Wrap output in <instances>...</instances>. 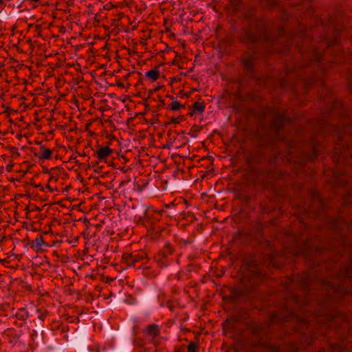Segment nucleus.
I'll return each mask as SVG.
<instances>
[{
  "label": "nucleus",
  "instance_id": "1",
  "mask_svg": "<svg viewBox=\"0 0 352 352\" xmlns=\"http://www.w3.org/2000/svg\"><path fill=\"white\" fill-rule=\"evenodd\" d=\"M243 281L250 288H254L264 279L265 274L261 270L255 259L245 261L241 267Z\"/></svg>",
  "mask_w": 352,
  "mask_h": 352
},
{
  "label": "nucleus",
  "instance_id": "2",
  "mask_svg": "<svg viewBox=\"0 0 352 352\" xmlns=\"http://www.w3.org/2000/svg\"><path fill=\"white\" fill-rule=\"evenodd\" d=\"M248 40L251 42H257L261 40L268 39L265 23L263 19H257L255 21H250L249 30H245Z\"/></svg>",
  "mask_w": 352,
  "mask_h": 352
},
{
  "label": "nucleus",
  "instance_id": "3",
  "mask_svg": "<svg viewBox=\"0 0 352 352\" xmlns=\"http://www.w3.org/2000/svg\"><path fill=\"white\" fill-rule=\"evenodd\" d=\"M148 260L146 252L142 250L124 252L122 256V263L128 267H136L139 264H146Z\"/></svg>",
  "mask_w": 352,
  "mask_h": 352
},
{
  "label": "nucleus",
  "instance_id": "4",
  "mask_svg": "<svg viewBox=\"0 0 352 352\" xmlns=\"http://www.w3.org/2000/svg\"><path fill=\"white\" fill-rule=\"evenodd\" d=\"M175 248L166 242L163 248L155 255L154 260L160 267H165L170 263V256L174 254Z\"/></svg>",
  "mask_w": 352,
  "mask_h": 352
},
{
  "label": "nucleus",
  "instance_id": "5",
  "mask_svg": "<svg viewBox=\"0 0 352 352\" xmlns=\"http://www.w3.org/2000/svg\"><path fill=\"white\" fill-rule=\"evenodd\" d=\"M335 132L338 133L339 138L340 144L342 148L348 147V141L352 138V124L347 126H344L342 129L336 128Z\"/></svg>",
  "mask_w": 352,
  "mask_h": 352
},
{
  "label": "nucleus",
  "instance_id": "6",
  "mask_svg": "<svg viewBox=\"0 0 352 352\" xmlns=\"http://www.w3.org/2000/svg\"><path fill=\"white\" fill-rule=\"evenodd\" d=\"M331 46V45H328L327 48L325 50L324 54H322L320 52L316 51L315 49L312 52H303V59H305V61H307L310 63H313L314 62L319 63L322 59L323 56H326V54L330 50Z\"/></svg>",
  "mask_w": 352,
  "mask_h": 352
},
{
  "label": "nucleus",
  "instance_id": "7",
  "mask_svg": "<svg viewBox=\"0 0 352 352\" xmlns=\"http://www.w3.org/2000/svg\"><path fill=\"white\" fill-rule=\"evenodd\" d=\"M113 150L108 146H98V149L94 154V157L97 159L96 164L100 162H104L107 158L112 154Z\"/></svg>",
  "mask_w": 352,
  "mask_h": 352
},
{
  "label": "nucleus",
  "instance_id": "8",
  "mask_svg": "<svg viewBox=\"0 0 352 352\" xmlns=\"http://www.w3.org/2000/svg\"><path fill=\"white\" fill-rule=\"evenodd\" d=\"M160 327L157 324L153 323L143 329L142 332L146 337L153 340L160 335Z\"/></svg>",
  "mask_w": 352,
  "mask_h": 352
},
{
  "label": "nucleus",
  "instance_id": "9",
  "mask_svg": "<svg viewBox=\"0 0 352 352\" xmlns=\"http://www.w3.org/2000/svg\"><path fill=\"white\" fill-rule=\"evenodd\" d=\"M286 122V118L283 114L276 115L271 125V130L276 133H278Z\"/></svg>",
  "mask_w": 352,
  "mask_h": 352
},
{
  "label": "nucleus",
  "instance_id": "10",
  "mask_svg": "<svg viewBox=\"0 0 352 352\" xmlns=\"http://www.w3.org/2000/svg\"><path fill=\"white\" fill-rule=\"evenodd\" d=\"M205 109L206 107L204 101H196L190 107V111L188 112V115L192 117L197 114H202L204 112Z\"/></svg>",
  "mask_w": 352,
  "mask_h": 352
},
{
  "label": "nucleus",
  "instance_id": "11",
  "mask_svg": "<svg viewBox=\"0 0 352 352\" xmlns=\"http://www.w3.org/2000/svg\"><path fill=\"white\" fill-rule=\"evenodd\" d=\"M52 150L47 148L44 145H41L38 153H35V156L41 160H47L52 159Z\"/></svg>",
  "mask_w": 352,
  "mask_h": 352
},
{
  "label": "nucleus",
  "instance_id": "12",
  "mask_svg": "<svg viewBox=\"0 0 352 352\" xmlns=\"http://www.w3.org/2000/svg\"><path fill=\"white\" fill-rule=\"evenodd\" d=\"M145 76L150 79L152 82L156 81L160 77V70L157 67L148 71Z\"/></svg>",
  "mask_w": 352,
  "mask_h": 352
},
{
  "label": "nucleus",
  "instance_id": "13",
  "mask_svg": "<svg viewBox=\"0 0 352 352\" xmlns=\"http://www.w3.org/2000/svg\"><path fill=\"white\" fill-rule=\"evenodd\" d=\"M16 318L19 320H26L30 317V313L26 307L19 308L16 312Z\"/></svg>",
  "mask_w": 352,
  "mask_h": 352
},
{
  "label": "nucleus",
  "instance_id": "14",
  "mask_svg": "<svg viewBox=\"0 0 352 352\" xmlns=\"http://www.w3.org/2000/svg\"><path fill=\"white\" fill-rule=\"evenodd\" d=\"M45 245L44 239L42 236H37L35 239L30 243L31 248H36V250H41L42 247Z\"/></svg>",
  "mask_w": 352,
  "mask_h": 352
},
{
  "label": "nucleus",
  "instance_id": "15",
  "mask_svg": "<svg viewBox=\"0 0 352 352\" xmlns=\"http://www.w3.org/2000/svg\"><path fill=\"white\" fill-rule=\"evenodd\" d=\"M261 156L258 153H252L248 157L247 162L250 166H253L254 164L260 163L261 162Z\"/></svg>",
  "mask_w": 352,
  "mask_h": 352
},
{
  "label": "nucleus",
  "instance_id": "16",
  "mask_svg": "<svg viewBox=\"0 0 352 352\" xmlns=\"http://www.w3.org/2000/svg\"><path fill=\"white\" fill-rule=\"evenodd\" d=\"M334 48L336 49L337 50H339V52L337 54L334 55L335 57L331 60V62L334 63H343L344 61V58L342 57L343 53L342 51H340V46L339 45H336L334 46Z\"/></svg>",
  "mask_w": 352,
  "mask_h": 352
},
{
  "label": "nucleus",
  "instance_id": "17",
  "mask_svg": "<svg viewBox=\"0 0 352 352\" xmlns=\"http://www.w3.org/2000/svg\"><path fill=\"white\" fill-rule=\"evenodd\" d=\"M242 63L244 67L248 70L252 71L254 68L253 58L251 56L245 57L242 59Z\"/></svg>",
  "mask_w": 352,
  "mask_h": 352
},
{
  "label": "nucleus",
  "instance_id": "18",
  "mask_svg": "<svg viewBox=\"0 0 352 352\" xmlns=\"http://www.w3.org/2000/svg\"><path fill=\"white\" fill-rule=\"evenodd\" d=\"M184 105L181 104L177 100H173V101L168 105L167 109L171 111H176L180 108H184Z\"/></svg>",
  "mask_w": 352,
  "mask_h": 352
},
{
  "label": "nucleus",
  "instance_id": "19",
  "mask_svg": "<svg viewBox=\"0 0 352 352\" xmlns=\"http://www.w3.org/2000/svg\"><path fill=\"white\" fill-rule=\"evenodd\" d=\"M146 210H145V215L146 216H148L151 214H155L157 216V218L160 217L161 214H162V211L160 210H155L154 209V208L151 206H146Z\"/></svg>",
  "mask_w": 352,
  "mask_h": 352
},
{
  "label": "nucleus",
  "instance_id": "20",
  "mask_svg": "<svg viewBox=\"0 0 352 352\" xmlns=\"http://www.w3.org/2000/svg\"><path fill=\"white\" fill-rule=\"evenodd\" d=\"M199 349V344L193 341H191L187 346L188 352H198Z\"/></svg>",
  "mask_w": 352,
  "mask_h": 352
},
{
  "label": "nucleus",
  "instance_id": "21",
  "mask_svg": "<svg viewBox=\"0 0 352 352\" xmlns=\"http://www.w3.org/2000/svg\"><path fill=\"white\" fill-rule=\"evenodd\" d=\"M263 326L260 324H253L252 326V332L254 334H258L262 330Z\"/></svg>",
  "mask_w": 352,
  "mask_h": 352
},
{
  "label": "nucleus",
  "instance_id": "22",
  "mask_svg": "<svg viewBox=\"0 0 352 352\" xmlns=\"http://www.w3.org/2000/svg\"><path fill=\"white\" fill-rule=\"evenodd\" d=\"M184 120L183 116H179L177 118H171L169 122H166L165 124H179L180 122Z\"/></svg>",
  "mask_w": 352,
  "mask_h": 352
},
{
  "label": "nucleus",
  "instance_id": "23",
  "mask_svg": "<svg viewBox=\"0 0 352 352\" xmlns=\"http://www.w3.org/2000/svg\"><path fill=\"white\" fill-rule=\"evenodd\" d=\"M261 1L270 7L276 4V0H261Z\"/></svg>",
  "mask_w": 352,
  "mask_h": 352
},
{
  "label": "nucleus",
  "instance_id": "24",
  "mask_svg": "<svg viewBox=\"0 0 352 352\" xmlns=\"http://www.w3.org/2000/svg\"><path fill=\"white\" fill-rule=\"evenodd\" d=\"M254 12H255V10H252L250 12H246V13L245 14V18H247V19H250H250H251V18H252V16H254Z\"/></svg>",
  "mask_w": 352,
  "mask_h": 352
},
{
  "label": "nucleus",
  "instance_id": "25",
  "mask_svg": "<svg viewBox=\"0 0 352 352\" xmlns=\"http://www.w3.org/2000/svg\"><path fill=\"white\" fill-rule=\"evenodd\" d=\"M161 87L160 86H157V87H155V88L152 89H150L148 91L149 94H153L154 92H156L157 91H159Z\"/></svg>",
  "mask_w": 352,
  "mask_h": 352
},
{
  "label": "nucleus",
  "instance_id": "26",
  "mask_svg": "<svg viewBox=\"0 0 352 352\" xmlns=\"http://www.w3.org/2000/svg\"><path fill=\"white\" fill-rule=\"evenodd\" d=\"M46 316H47V312H44L38 318L41 320L43 321L45 318L46 317Z\"/></svg>",
  "mask_w": 352,
  "mask_h": 352
},
{
  "label": "nucleus",
  "instance_id": "27",
  "mask_svg": "<svg viewBox=\"0 0 352 352\" xmlns=\"http://www.w3.org/2000/svg\"><path fill=\"white\" fill-rule=\"evenodd\" d=\"M271 349L273 352H278L279 348L277 346H272Z\"/></svg>",
  "mask_w": 352,
  "mask_h": 352
},
{
  "label": "nucleus",
  "instance_id": "28",
  "mask_svg": "<svg viewBox=\"0 0 352 352\" xmlns=\"http://www.w3.org/2000/svg\"><path fill=\"white\" fill-rule=\"evenodd\" d=\"M283 33H284V30H283V28H281L280 30V32L278 34V41L282 38V34H283Z\"/></svg>",
  "mask_w": 352,
  "mask_h": 352
},
{
  "label": "nucleus",
  "instance_id": "29",
  "mask_svg": "<svg viewBox=\"0 0 352 352\" xmlns=\"http://www.w3.org/2000/svg\"><path fill=\"white\" fill-rule=\"evenodd\" d=\"M0 7L2 8L5 7L4 0H0Z\"/></svg>",
  "mask_w": 352,
  "mask_h": 352
},
{
  "label": "nucleus",
  "instance_id": "30",
  "mask_svg": "<svg viewBox=\"0 0 352 352\" xmlns=\"http://www.w3.org/2000/svg\"><path fill=\"white\" fill-rule=\"evenodd\" d=\"M349 87H350V89H351V91H352V80L349 82Z\"/></svg>",
  "mask_w": 352,
  "mask_h": 352
},
{
  "label": "nucleus",
  "instance_id": "31",
  "mask_svg": "<svg viewBox=\"0 0 352 352\" xmlns=\"http://www.w3.org/2000/svg\"><path fill=\"white\" fill-rule=\"evenodd\" d=\"M31 1H33V2H38L40 0H30Z\"/></svg>",
  "mask_w": 352,
  "mask_h": 352
},
{
  "label": "nucleus",
  "instance_id": "32",
  "mask_svg": "<svg viewBox=\"0 0 352 352\" xmlns=\"http://www.w3.org/2000/svg\"><path fill=\"white\" fill-rule=\"evenodd\" d=\"M302 2H305V1H308V2H309V1H311L312 0H302Z\"/></svg>",
  "mask_w": 352,
  "mask_h": 352
},
{
  "label": "nucleus",
  "instance_id": "33",
  "mask_svg": "<svg viewBox=\"0 0 352 352\" xmlns=\"http://www.w3.org/2000/svg\"><path fill=\"white\" fill-rule=\"evenodd\" d=\"M175 78H172L171 82H173V81H175Z\"/></svg>",
  "mask_w": 352,
  "mask_h": 352
},
{
  "label": "nucleus",
  "instance_id": "34",
  "mask_svg": "<svg viewBox=\"0 0 352 352\" xmlns=\"http://www.w3.org/2000/svg\"><path fill=\"white\" fill-rule=\"evenodd\" d=\"M96 352H100V351H99V350H97V351H96Z\"/></svg>",
  "mask_w": 352,
  "mask_h": 352
}]
</instances>
